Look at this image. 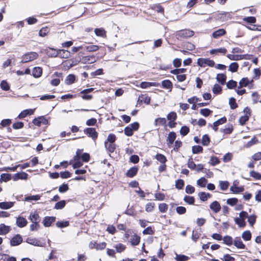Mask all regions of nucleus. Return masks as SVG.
I'll return each instance as SVG.
<instances>
[{
  "mask_svg": "<svg viewBox=\"0 0 261 261\" xmlns=\"http://www.w3.org/2000/svg\"><path fill=\"white\" fill-rule=\"evenodd\" d=\"M38 56V55L36 52H29L22 56L21 62L22 63H26L32 61L37 59Z\"/></svg>",
  "mask_w": 261,
  "mask_h": 261,
  "instance_id": "f257e3e1",
  "label": "nucleus"
},
{
  "mask_svg": "<svg viewBox=\"0 0 261 261\" xmlns=\"http://www.w3.org/2000/svg\"><path fill=\"white\" fill-rule=\"evenodd\" d=\"M84 133L91 137L94 141L97 138L98 133L96 132L95 128L93 127H88L84 129Z\"/></svg>",
  "mask_w": 261,
  "mask_h": 261,
  "instance_id": "f03ea898",
  "label": "nucleus"
},
{
  "mask_svg": "<svg viewBox=\"0 0 261 261\" xmlns=\"http://www.w3.org/2000/svg\"><path fill=\"white\" fill-rule=\"evenodd\" d=\"M32 122L34 125L38 126H40L42 124H47L48 121L44 116H42L34 119Z\"/></svg>",
  "mask_w": 261,
  "mask_h": 261,
  "instance_id": "7ed1b4c3",
  "label": "nucleus"
},
{
  "mask_svg": "<svg viewBox=\"0 0 261 261\" xmlns=\"http://www.w3.org/2000/svg\"><path fill=\"white\" fill-rule=\"evenodd\" d=\"M194 34L193 31L190 30H183L178 32L177 35L179 37L186 38L193 36Z\"/></svg>",
  "mask_w": 261,
  "mask_h": 261,
  "instance_id": "20e7f679",
  "label": "nucleus"
},
{
  "mask_svg": "<svg viewBox=\"0 0 261 261\" xmlns=\"http://www.w3.org/2000/svg\"><path fill=\"white\" fill-rule=\"evenodd\" d=\"M22 238L20 234H16L10 241V245L12 246H17L21 243Z\"/></svg>",
  "mask_w": 261,
  "mask_h": 261,
  "instance_id": "39448f33",
  "label": "nucleus"
},
{
  "mask_svg": "<svg viewBox=\"0 0 261 261\" xmlns=\"http://www.w3.org/2000/svg\"><path fill=\"white\" fill-rule=\"evenodd\" d=\"M65 53L68 54L67 50L64 49H61L59 50H57L53 48H50L49 50L47 51L48 55L51 57H56L59 55V54H61V53Z\"/></svg>",
  "mask_w": 261,
  "mask_h": 261,
  "instance_id": "423d86ee",
  "label": "nucleus"
},
{
  "mask_svg": "<svg viewBox=\"0 0 261 261\" xmlns=\"http://www.w3.org/2000/svg\"><path fill=\"white\" fill-rule=\"evenodd\" d=\"M82 63L84 64H91L96 61L95 56H87L83 57L82 59Z\"/></svg>",
  "mask_w": 261,
  "mask_h": 261,
  "instance_id": "0eeeda50",
  "label": "nucleus"
},
{
  "mask_svg": "<svg viewBox=\"0 0 261 261\" xmlns=\"http://www.w3.org/2000/svg\"><path fill=\"white\" fill-rule=\"evenodd\" d=\"M27 242L36 246L43 247L45 245V243L42 242L35 238H29L27 240Z\"/></svg>",
  "mask_w": 261,
  "mask_h": 261,
  "instance_id": "6e6552de",
  "label": "nucleus"
},
{
  "mask_svg": "<svg viewBox=\"0 0 261 261\" xmlns=\"http://www.w3.org/2000/svg\"><path fill=\"white\" fill-rule=\"evenodd\" d=\"M56 221L55 217L46 216L44 218L43 224L45 227L50 226L51 224Z\"/></svg>",
  "mask_w": 261,
  "mask_h": 261,
  "instance_id": "1a4fd4ad",
  "label": "nucleus"
},
{
  "mask_svg": "<svg viewBox=\"0 0 261 261\" xmlns=\"http://www.w3.org/2000/svg\"><path fill=\"white\" fill-rule=\"evenodd\" d=\"M233 244L238 249H244L246 248L245 245L243 243L240 237L235 238Z\"/></svg>",
  "mask_w": 261,
  "mask_h": 261,
  "instance_id": "9d476101",
  "label": "nucleus"
},
{
  "mask_svg": "<svg viewBox=\"0 0 261 261\" xmlns=\"http://www.w3.org/2000/svg\"><path fill=\"white\" fill-rule=\"evenodd\" d=\"M28 176L27 173L22 172L15 174L12 178L14 181H16L18 179H26L28 178Z\"/></svg>",
  "mask_w": 261,
  "mask_h": 261,
  "instance_id": "9b49d317",
  "label": "nucleus"
},
{
  "mask_svg": "<svg viewBox=\"0 0 261 261\" xmlns=\"http://www.w3.org/2000/svg\"><path fill=\"white\" fill-rule=\"evenodd\" d=\"M226 32L223 29H220L214 31L212 34V36L214 38L217 39L226 34Z\"/></svg>",
  "mask_w": 261,
  "mask_h": 261,
  "instance_id": "f8f14e48",
  "label": "nucleus"
},
{
  "mask_svg": "<svg viewBox=\"0 0 261 261\" xmlns=\"http://www.w3.org/2000/svg\"><path fill=\"white\" fill-rule=\"evenodd\" d=\"M138 171V167L136 166L133 167L127 170V172L126 173V175L128 177H133L137 174Z\"/></svg>",
  "mask_w": 261,
  "mask_h": 261,
  "instance_id": "ddd939ff",
  "label": "nucleus"
},
{
  "mask_svg": "<svg viewBox=\"0 0 261 261\" xmlns=\"http://www.w3.org/2000/svg\"><path fill=\"white\" fill-rule=\"evenodd\" d=\"M27 220L23 217H19L16 219V224L19 227H23L27 225Z\"/></svg>",
  "mask_w": 261,
  "mask_h": 261,
  "instance_id": "4468645a",
  "label": "nucleus"
},
{
  "mask_svg": "<svg viewBox=\"0 0 261 261\" xmlns=\"http://www.w3.org/2000/svg\"><path fill=\"white\" fill-rule=\"evenodd\" d=\"M210 207L213 211H214L216 213L219 212L221 210L220 204L217 201L213 202L210 204Z\"/></svg>",
  "mask_w": 261,
  "mask_h": 261,
  "instance_id": "2eb2a0df",
  "label": "nucleus"
},
{
  "mask_svg": "<svg viewBox=\"0 0 261 261\" xmlns=\"http://www.w3.org/2000/svg\"><path fill=\"white\" fill-rule=\"evenodd\" d=\"M10 227L2 223L0 224V235H5L10 231Z\"/></svg>",
  "mask_w": 261,
  "mask_h": 261,
  "instance_id": "dca6fc26",
  "label": "nucleus"
},
{
  "mask_svg": "<svg viewBox=\"0 0 261 261\" xmlns=\"http://www.w3.org/2000/svg\"><path fill=\"white\" fill-rule=\"evenodd\" d=\"M201 229L200 228H194L192 231V240L194 242H197L200 236Z\"/></svg>",
  "mask_w": 261,
  "mask_h": 261,
  "instance_id": "f3484780",
  "label": "nucleus"
},
{
  "mask_svg": "<svg viewBox=\"0 0 261 261\" xmlns=\"http://www.w3.org/2000/svg\"><path fill=\"white\" fill-rule=\"evenodd\" d=\"M158 85V83L155 82H143L140 84V87L143 89H146L152 86L156 87Z\"/></svg>",
  "mask_w": 261,
  "mask_h": 261,
  "instance_id": "a211bd4d",
  "label": "nucleus"
},
{
  "mask_svg": "<svg viewBox=\"0 0 261 261\" xmlns=\"http://www.w3.org/2000/svg\"><path fill=\"white\" fill-rule=\"evenodd\" d=\"M230 190L234 194H239L244 191V188L243 187H237L233 185L230 187Z\"/></svg>",
  "mask_w": 261,
  "mask_h": 261,
  "instance_id": "6ab92c4d",
  "label": "nucleus"
},
{
  "mask_svg": "<svg viewBox=\"0 0 261 261\" xmlns=\"http://www.w3.org/2000/svg\"><path fill=\"white\" fill-rule=\"evenodd\" d=\"M14 202H0V208L9 209L14 206Z\"/></svg>",
  "mask_w": 261,
  "mask_h": 261,
  "instance_id": "aec40b11",
  "label": "nucleus"
},
{
  "mask_svg": "<svg viewBox=\"0 0 261 261\" xmlns=\"http://www.w3.org/2000/svg\"><path fill=\"white\" fill-rule=\"evenodd\" d=\"M140 241V237L136 234L132 236L130 239V242L133 246L138 245Z\"/></svg>",
  "mask_w": 261,
  "mask_h": 261,
  "instance_id": "412c9836",
  "label": "nucleus"
},
{
  "mask_svg": "<svg viewBox=\"0 0 261 261\" xmlns=\"http://www.w3.org/2000/svg\"><path fill=\"white\" fill-rule=\"evenodd\" d=\"M39 216L36 212L31 213L29 217V219L32 223H39Z\"/></svg>",
  "mask_w": 261,
  "mask_h": 261,
  "instance_id": "4be33fe9",
  "label": "nucleus"
},
{
  "mask_svg": "<svg viewBox=\"0 0 261 261\" xmlns=\"http://www.w3.org/2000/svg\"><path fill=\"white\" fill-rule=\"evenodd\" d=\"M176 137V133L174 132H170L168 134L167 141L168 144H172Z\"/></svg>",
  "mask_w": 261,
  "mask_h": 261,
  "instance_id": "5701e85b",
  "label": "nucleus"
},
{
  "mask_svg": "<svg viewBox=\"0 0 261 261\" xmlns=\"http://www.w3.org/2000/svg\"><path fill=\"white\" fill-rule=\"evenodd\" d=\"M217 81L222 85L226 83V75L223 73H219L217 75Z\"/></svg>",
  "mask_w": 261,
  "mask_h": 261,
  "instance_id": "b1692460",
  "label": "nucleus"
},
{
  "mask_svg": "<svg viewBox=\"0 0 261 261\" xmlns=\"http://www.w3.org/2000/svg\"><path fill=\"white\" fill-rule=\"evenodd\" d=\"M42 73V69L41 67H36L33 70V75L35 77H39L41 76Z\"/></svg>",
  "mask_w": 261,
  "mask_h": 261,
  "instance_id": "393cba45",
  "label": "nucleus"
},
{
  "mask_svg": "<svg viewBox=\"0 0 261 261\" xmlns=\"http://www.w3.org/2000/svg\"><path fill=\"white\" fill-rule=\"evenodd\" d=\"M33 114V110H25L21 112L19 115L18 116V118L19 119H22L25 117L29 115H31Z\"/></svg>",
  "mask_w": 261,
  "mask_h": 261,
  "instance_id": "a878e982",
  "label": "nucleus"
},
{
  "mask_svg": "<svg viewBox=\"0 0 261 261\" xmlns=\"http://www.w3.org/2000/svg\"><path fill=\"white\" fill-rule=\"evenodd\" d=\"M162 85L163 88L169 89H171L172 88V82L168 80H164L162 82Z\"/></svg>",
  "mask_w": 261,
  "mask_h": 261,
  "instance_id": "bb28decb",
  "label": "nucleus"
},
{
  "mask_svg": "<svg viewBox=\"0 0 261 261\" xmlns=\"http://www.w3.org/2000/svg\"><path fill=\"white\" fill-rule=\"evenodd\" d=\"M151 98L150 97L144 95H142L139 96L138 99V101H140L141 102H144L146 104H149L150 102Z\"/></svg>",
  "mask_w": 261,
  "mask_h": 261,
  "instance_id": "cd10ccee",
  "label": "nucleus"
},
{
  "mask_svg": "<svg viewBox=\"0 0 261 261\" xmlns=\"http://www.w3.org/2000/svg\"><path fill=\"white\" fill-rule=\"evenodd\" d=\"M105 146L108 150L111 153L113 152L116 149L115 145L114 143H109L108 144L107 141L105 142Z\"/></svg>",
  "mask_w": 261,
  "mask_h": 261,
  "instance_id": "c85d7f7f",
  "label": "nucleus"
},
{
  "mask_svg": "<svg viewBox=\"0 0 261 261\" xmlns=\"http://www.w3.org/2000/svg\"><path fill=\"white\" fill-rule=\"evenodd\" d=\"M251 233L249 230L244 231L242 234V237L246 241H250L251 239Z\"/></svg>",
  "mask_w": 261,
  "mask_h": 261,
  "instance_id": "c756f323",
  "label": "nucleus"
},
{
  "mask_svg": "<svg viewBox=\"0 0 261 261\" xmlns=\"http://www.w3.org/2000/svg\"><path fill=\"white\" fill-rule=\"evenodd\" d=\"M12 178L11 175L9 173H3L1 175L0 181L7 182L11 180Z\"/></svg>",
  "mask_w": 261,
  "mask_h": 261,
  "instance_id": "7c9ffc66",
  "label": "nucleus"
},
{
  "mask_svg": "<svg viewBox=\"0 0 261 261\" xmlns=\"http://www.w3.org/2000/svg\"><path fill=\"white\" fill-rule=\"evenodd\" d=\"M95 34L97 36L99 37H105L106 35V32L103 28H97L94 30Z\"/></svg>",
  "mask_w": 261,
  "mask_h": 261,
  "instance_id": "2f4dec72",
  "label": "nucleus"
},
{
  "mask_svg": "<svg viewBox=\"0 0 261 261\" xmlns=\"http://www.w3.org/2000/svg\"><path fill=\"white\" fill-rule=\"evenodd\" d=\"M66 205L65 200H62L57 202L55 205L54 209L56 210H61Z\"/></svg>",
  "mask_w": 261,
  "mask_h": 261,
  "instance_id": "473e14b6",
  "label": "nucleus"
},
{
  "mask_svg": "<svg viewBox=\"0 0 261 261\" xmlns=\"http://www.w3.org/2000/svg\"><path fill=\"white\" fill-rule=\"evenodd\" d=\"M249 80L247 77H244L239 82L238 88H241L243 87H246L249 84Z\"/></svg>",
  "mask_w": 261,
  "mask_h": 261,
  "instance_id": "72a5a7b5",
  "label": "nucleus"
},
{
  "mask_svg": "<svg viewBox=\"0 0 261 261\" xmlns=\"http://www.w3.org/2000/svg\"><path fill=\"white\" fill-rule=\"evenodd\" d=\"M227 52V49L224 47L217 48V49H213L210 51V54L212 55L216 54L217 53H222L223 55L225 54Z\"/></svg>",
  "mask_w": 261,
  "mask_h": 261,
  "instance_id": "f704fd0d",
  "label": "nucleus"
},
{
  "mask_svg": "<svg viewBox=\"0 0 261 261\" xmlns=\"http://www.w3.org/2000/svg\"><path fill=\"white\" fill-rule=\"evenodd\" d=\"M75 77L73 74H69L68 75L66 80L65 83L67 85H70L73 84L75 81Z\"/></svg>",
  "mask_w": 261,
  "mask_h": 261,
  "instance_id": "c9c22d12",
  "label": "nucleus"
},
{
  "mask_svg": "<svg viewBox=\"0 0 261 261\" xmlns=\"http://www.w3.org/2000/svg\"><path fill=\"white\" fill-rule=\"evenodd\" d=\"M223 243L228 246H230L233 244V239L231 237L229 236H225L223 239Z\"/></svg>",
  "mask_w": 261,
  "mask_h": 261,
  "instance_id": "e433bc0d",
  "label": "nucleus"
},
{
  "mask_svg": "<svg viewBox=\"0 0 261 261\" xmlns=\"http://www.w3.org/2000/svg\"><path fill=\"white\" fill-rule=\"evenodd\" d=\"M222 87L218 84H216L214 85L212 91L215 94H219L222 92Z\"/></svg>",
  "mask_w": 261,
  "mask_h": 261,
  "instance_id": "4c0bfd02",
  "label": "nucleus"
},
{
  "mask_svg": "<svg viewBox=\"0 0 261 261\" xmlns=\"http://www.w3.org/2000/svg\"><path fill=\"white\" fill-rule=\"evenodd\" d=\"M201 143L204 146H207L210 143V138L208 135H204L202 136Z\"/></svg>",
  "mask_w": 261,
  "mask_h": 261,
  "instance_id": "58836bf2",
  "label": "nucleus"
},
{
  "mask_svg": "<svg viewBox=\"0 0 261 261\" xmlns=\"http://www.w3.org/2000/svg\"><path fill=\"white\" fill-rule=\"evenodd\" d=\"M198 196L201 201H205L207 200L208 197L211 196V195L209 193L201 192L198 194Z\"/></svg>",
  "mask_w": 261,
  "mask_h": 261,
  "instance_id": "ea45409f",
  "label": "nucleus"
},
{
  "mask_svg": "<svg viewBox=\"0 0 261 261\" xmlns=\"http://www.w3.org/2000/svg\"><path fill=\"white\" fill-rule=\"evenodd\" d=\"M189 259L188 256L183 254H177L176 253L175 259L176 261H187Z\"/></svg>",
  "mask_w": 261,
  "mask_h": 261,
  "instance_id": "a19ab883",
  "label": "nucleus"
},
{
  "mask_svg": "<svg viewBox=\"0 0 261 261\" xmlns=\"http://www.w3.org/2000/svg\"><path fill=\"white\" fill-rule=\"evenodd\" d=\"M85 50L87 51L92 52L95 51L99 49V46L95 45H90L85 46Z\"/></svg>",
  "mask_w": 261,
  "mask_h": 261,
  "instance_id": "79ce46f5",
  "label": "nucleus"
},
{
  "mask_svg": "<svg viewBox=\"0 0 261 261\" xmlns=\"http://www.w3.org/2000/svg\"><path fill=\"white\" fill-rule=\"evenodd\" d=\"M234 221L240 227H244L246 225L245 220L241 219L239 218H236Z\"/></svg>",
  "mask_w": 261,
  "mask_h": 261,
  "instance_id": "37998d69",
  "label": "nucleus"
},
{
  "mask_svg": "<svg viewBox=\"0 0 261 261\" xmlns=\"http://www.w3.org/2000/svg\"><path fill=\"white\" fill-rule=\"evenodd\" d=\"M239 68V65L237 62H233L230 64L229 67V70L232 72L237 71Z\"/></svg>",
  "mask_w": 261,
  "mask_h": 261,
  "instance_id": "c03bdc74",
  "label": "nucleus"
},
{
  "mask_svg": "<svg viewBox=\"0 0 261 261\" xmlns=\"http://www.w3.org/2000/svg\"><path fill=\"white\" fill-rule=\"evenodd\" d=\"M184 200L189 204H194L195 202V198L193 196H185Z\"/></svg>",
  "mask_w": 261,
  "mask_h": 261,
  "instance_id": "a18cd8bd",
  "label": "nucleus"
},
{
  "mask_svg": "<svg viewBox=\"0 0 261 261\" xmlns=\"http://www.w3.org/2000/svg\"><path fill=\"white\" fill-rule=\"evenodd\" d=\"M192 152L194 154L199 153L202 152L203 148L199 145H195L192 147Z\"/></svg>",
  "mask_w": 261,
  "mask_h": 261,
  "instance_id": "49530a36",
  "label": "nucleus"
},
{
  "mask_svg": "<svg viewBox=\"0 0 261 261\" xmlns=\"http://www.w3.org/2000/svg\"><path fill=\"white\" fill-rule=\"evenodd\" d=\"M56 224L58 227L64 228L68 226L69 225V222L68 221H58Z\"/></svg>",
  "mask_w": 261,
  "mask_h": 261,
  "instance_id": "de8ad7c7",
  "label": "nucleus"
},
{
  "mask_svg": "<svg viewBox=\"0 0 261 261\" xmlns=\"http://www.w3.org/2000/svg\"><path fill=\"white\" fill-rule=\"evenodd\" d=\"M40 196L39 195H31L25 197V201H30L31 200L37 201L40 199Z\"/></svg>",
  "mask_w": 261,
  "mask_h": 261,
  "instance_id": "09e8293b",
  "label": "nucleus"
},
{
  "mask_svg": "<svg viewBox=\"0 0 261 261\" xmlns=\"http://www.w3.org/2000/svg\"><path fill=\"white\" fill-rule=\"evenodd\" d=\"M184 181L182 179H177L175 182V187L178 190H181L184 186Z\"/></svg>",
  "mask_w": 261,
  "mask_h": 261,
  "instance_id": "8fccbe9b",
  "label": "nucleus"
},
{
  "mask_svg": "<svg viewBox=\"0 0 261 261\" xmlns=\"http://www.w3.org/2000/svg\"><path fill=\"white\" fill-rule=\"evenodd\" d=\"M167 118L169 121H175L177 119V115L175 112L169 113L167 116Z\"/></svg>",
  "mask_w": 261,
  "mask_h": 261,
  "instance_id": "3c124183",
  "label": "nucleus"
},
{
  "mask_svg": "<svg viewBox=\"0 0 261 261\" xmlns=\"http://www.w3.org/2000/svg\"><path fill=\"white\" fill-rule=\"evenodd\" d=\"M155 206V203L153 202H149L146 204L145 206V211L147 212H152Z\"/></svg>",
  "mask_w": 261,
  "mask_h": 261,
  "instance_id": "603ef678",
  "label": "nucleus"
},
{
  "mask_svg": "<svg viewBox=\"0 0 261 261\" xmlns=\"http://www.w3.org/2000/svg\"><path fill=\"white\" fill-rule=\"evenodd\" d=\"M249 119V116L248 115H245L244 116H241L239 119V123L241 125H244L247 121H248Z\"/></svg>",
  "mask_w": 261,
  "mask_h": 261,
  "instance_id": "864d4df0",
  "label": "nucleus"
},
{
  "mask_svg": "<svg viewBox=\"0 0 261 261\" xmlns=\"http://www.w3.org/2000/svg\"><path fill=\"white\" fill-rule=\"evenodd\" d=\"M227 121V119L225 117H223L216 121L213 123V125L214 126H218L219 125L225 123Z\"/></svg>",
  "mask_w": 261,
  "mask_h": 261,
  "instance_id": "5fc2aeb1",
  "label": "nucleus"
},
{
  "mask_svg": "<svg viewBox=\"0 0 261 261\" xmlns=\"http://www.w3.org/2000/svg\"><path fill=\"white\" fill-rule=\"evenodd\" d=\"M207 182V180L205 178L201 177L197 180V185L198 186H199L200 187H205Z\"/></svg>",
  "mask_w": 261,
  "mask_h": 261,
  "instance_id": "6e6d98bb",
  "label": "nucleus"
},
{
  "mask_svg": "<svg viewBox=\"0 0 261 261\" xmlns=\"http://www.w3.org/2000/svg\"><path fill=\"white\" fill-rule=\"evenodd\" d=\"M229 103L231 109L233 110L238 107V105L236 102V99L233 97H231L229 98Z\"/></svg>",
  "mask_w": 261,
  "mask_h": 261,
  "instance_id": "4d7b16f0",
  "label": "nucleus"
},
{
  "mask_svg": "<svg viewBox=\"0 0 261 261\" xmlns=\"http://www.w3.org/2000/svg\"><path fill=\"white\" fill-rule=\"evenodd\" d=\"M186 71L185 68L175 69L171 70L170 72L173 74L180 75V73H185Z\"/></svg>",
  "mask_w": 261,
  "mask_h": 261,
  "instance_id": "13d9d810",
  "label": "nucleus"
},
{
  "mask_svg": "<svg viewBox=\"0 0 261 261\" xmlns=\"http://www.w3.org/2000/svg\"><path fill=\"white\" fill-rule=\"evenodd\" d=\"M237 85V82L231 80L228 81L226 83V86L228 89H232L236 87Z\"/></svg>",
  "mask_w": 261,
  "mask_h": 261,
  "instance_id": "bf43d9fd",
  "label": "nucleus"
},
{
  "mask_svg": "<svg viewBox=\"0 0 261 261\" xmlns=\"http://www.w3.org/2000/svg\"><path fill=\"white\" fill-rule=\"evenodd\" d=\"M200 113L203 116L207 117L212 113V111L208 109L205 108L201 109Z\"/></svg>",
  "mask_w": 261,
  "mask_h": 261,
  "instance_id": "052dcab7",
  "label": "nucleus"
},
{
  "mask_svg": "<svg viewBox=\"0 0 261 261\" xmlns=\"http://www.w3.org/2000/svg\"><path fill=\"white\" fill-rule=\"evenodd\" d=\"M219 186L220 189L222 190H226L227 189L229 186V182L227 181H220L219 182Z\"/></svg>",
  "mask_w": 261,
  "mask_h": 261,
  "instance_id": "680f3d73",
  "label": "nucleus"
},
{
  "mask_svg": "<svg viewBox=\"0 0 261 261\" xmlns=\"http://www.w3.org/2000/svg\"><path fill=\"white\" fill-rule=\"evenodd\" d=\"M256 216L254 215H252L250 216H248V222L250 224V225L252 226L256 222Z\"/></svg>",
  "mask_w": 261,
  "mask_h": 261,
  "instance_id": "e2e57ef3",
  "label": "nucleus"
},
{
  "mask_svg": "<svg viewBox=\"0 0 261 261\" xmlns=\"http://www.w3.org/2000/svg\"><path fill=\"white\" fill-rule=\"evenodd\" d=\"M168 208V206L166 203H163L159 205V209L161 213H165L167 211Z\"/></svg>",
  "mask_w": 261,
  "mask_h": 261,
  "instance_id": "0e129e2a",
  "label": "nucleus"
},
{
  "mask_svg": "<svg viewBox=\"0 0 261 261\" xmlns=\"http://www.w3.org/2000/svg\"><path fill=\"white\" fill-rule=\"evenodd\" d=\"M238 202V199L236 198H229L227 200L226 203L229 205L234 206L237 204Z\"/></svg>",
  "mask_w": 261,
  "mask_h": 261,
  "instance_id": "69168bd1",
  "label": "nucleus"
},
{
  "mask_svg": "<svg viewBox=\"0 0 261 261\" xmlns=\"http://www.w3.org/2000/svg\"><path fill=\"white\" fill-rule=\"evenodd\" d=\"M124 134L126 136H128V137H130L132 136H133V128H131L130 126H126L125 128H124Z\"/></svg>",
  "mask_w": 261,
  "mask_h": 261,
  "instance_id": "338daca9",
  "label": "nucleus"
},
{
  "mask_svg": "<svg viewBox=\"0 0 261 261\" xmlns=\"http://www.w3.org/2000/svg\"><path fill=\"white\" fill-rule=\"evenodd\" d=\"M190 129L187 126H183L181 127L180 133L182 136H186L189 133Z\"/></svg>",
  "mask_w": 261,
  "mask_h": 261,
  "instance_id": "774afa93",
  "label": "nucleus"
}]
</instances>
